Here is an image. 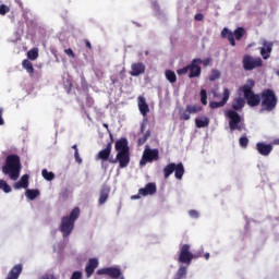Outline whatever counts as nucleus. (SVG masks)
Listing matches in <instances>:
<instances>
[{"mask_svg": "<svg viewBox=\"0 0 279 279\" xmlns=\"http://www.w3.org/2000/svg\"><path fill=\"white\" fill-rule=\"evenodd\" d=\"M105 128H108V124H104Z\"/></svg>", "mask_w": 279, "mask_h": 279, "instance_id": "nucleus-59", "label": "nucleus"}, {"mask_svg": "<svg viewBox=\"0 0 279 279\" xmlns=\"http://www.w3.org/2000/svg\"><path fill=\"white\" fill-rule=\"evenodd\" d=\"M156 191V183H147L145 187L138 190V193L143 197H147V195H155Z\"/></svg>", "mask_w": 279, "mask_h": 279, "instance_id": "nucleus-22", "label": "nucleus"}, {"mask_svg": "<svg viewBox=\"0 0 279 279\" xmlns=\"http://www.w3.org/2000/svg\"><path fill=\"white\" fill-rule=\"evenodd\" d=\"M189 71H190V68H189V65H186V66H184L182 69H179L177 71V73H178V75H186L189 73Z\"/></svg>", "mask_w": 279, "mask_h": 279, "instance_id": "nucleus-41", "label": "nucleus"}, {"mask_svg": "<svg viewBox=\"0 0 279 279\" xmlns=\"http://www.w3.org/2000/svg\"><path fill=\"white\" fill-rule=\"evenodd\" d=\"M21 169H23L21 157L16 154L8 155L2 167V173L9 175L10 180L16 181L21 175Z\"/></svg>", "mask_w": 279, "mask_h": 279, "instance_id": "nucleus-1", "label": "nucleus"}, {"mask_svg": "<svg viewBox=\"0 0 279 279\" xmlns=\"http://www.w3.org/2000/svg\"><path fill=\"white\" fill-rule=\"evenodd\" d=\"M220 76H221V74L218 71H215L213 76L210 77V80L211 81L219 80Z\"/></svg>", "mask_w": 279, "mask_h": 279, "instance_id": "nucleus-46", "label": "nucleus"}, {"mask_svg": "<svg viewBox=\"0 0 279 279\" xmlns=\"http://www.w3.org/2000/svg\"><path fill=\"white\" fill-rule=\"evenodd\" d=\"M23 272V265L16 264L8 274L7 279H19V276Z\"/></svg>", "mask_w": 279, "mask_h": 279, "instance_id": "nucleus-25", "label": "nucleus"}, {"mask_svg": "<svg viewBox=\"0 0 279 279\" xmlns=\"http://www.w3.org/2000/svg\"><path fill=\"white\" fill-rule=\"evenodd\" d=\"M254 86H256V82L252 78L246 81V84L240 87V93H243L244 99L246 100L247 106L251 108H256V106H260L262 96L260 94L254 93Z\"/></svg>", "mask_w": 279, "mask_h": 279, "instance_id": "nucleus-2", "label": "nucleus"}, {"mask_svg": "<svg viewBox=\"0 0 279 279\" xmlns=\"http://www.w3.org/2000/svg\"><path fill=\"white\" fill-rule=\"evenodd\" d=\"M41 175L44 180H47L48 182H51V180L56 179V174L53 172H49L47 169L41 171Z\"/></svg>", "mask_w": 279, "mask_h": 279, "instance_id": "nucleus-33", "label": "nucleus"}, {"mask_svg": "<svg viewBox=\"0 0 279 279\" xmlns=\"http://www.w3.org/2000/svg\"><path fill=\"white\" fill-rule=\"evenodd\" d=\"M199 59H193L191 64L189 65L190 74L189 77L193 80V77H199L202 75V66H199Z\"/></svg>", "mask_w": 279, "mask_h": 279, "instance_id": "nucleus-17", "label": "nucleus"}, {"mask_svg": "<svg viewBox=\"0 0 279 279\" xmlns=\"http://www.w3.org/2000/svg\"><path fill=\"white\" fill-rule=\"evenodd\" d=\"M64 53L68 54L70 58H75V52H73V49L71 48L65 49Z\"/></svg>", "mask_w": 279, "mask_h": 279, "instance_id": "nucleus-45", "label": "nucleus"}, {"mask_svg": "<svg viewBox=\"0 0 279 279\" xmlns=\"http://www.w3.org/2000/svg\"><path fill=\"white\" fill-rule=\"evenodd\" d=\"M195 125L198 129L208 128V125H210V119H208V117L196 118Z\"/></svg>", "mask_w": 279, "mask_h": 279, "instance_id": "nucleus-27", "label": "nucleus"}, {"mask_svg": "<svg viewBox=\"0 0 279 279\" xmlns=\"http://www.w3.org/2000/svg\"><path fill=\"white\" fill-rule=\"evenodd\" d=\"M174 171V175L177 180H182L184 175V165L182 162L180 163H169L163 168V178L167 180Z\"/></svg>", "mask_w": 279, "mask_h": 279, "instance_id": "nucleus-8", "label": "nucleus"}, {"mask_svg": "<svg viewBox=\"0 0 279 279\" xmlns=\"http://www.w3.org/2000/svg\"><path fill=\"white\" fill-rule=\"evenodd\" d=\"M111 165H117L119 162L120 169H125L130 165V151H120L117 154L116 158L109 159Z\"/></svg>", "mask_w": 279, "mask_h": 279, "instance_id": "nucleus-14", "label": "nucleus"}, {"mask_svg": "<svg viewBox=\"0 0 279 279\" xmlns=\"http://www.w3.org/2000/svg\"><path fill=\"white\" fill-rule=\"evenodd\" d=\"M28 60H38V48H33L27 52Z\"/></svg>", "mask_w": 279, "mask_h": 279, "instance_id": "nucleus-36", "label": "nucleus"}, {"mask_svg": "<svg viewBox=\"0 0 279 279\" xmlns=\"http://www.w3.org/2000/svg\"><path fill=\"white\" fill-rule=\"evenodd\" d=\"M245 36V28L243 27H238L234 33H232L228 28H223L221 31V37L227 38L231 45V47H236V41L235 40H241ZM235 38V40H234Z\"/></svg>", "mask_w": 279, "mask_h": 279, "instance_id": "nucleus-7", "label": "nucleus"}, {"mask_svg": "<svg viewBox=\"0 0 279 279\" xmlns=\"http://www.w3.org/2000/svg\"><path fill=\"white\" fill-rule=\"evenodd\" d=\"M114 148H116V151H118V154L120 151H124V153L130 151V146L128 145V138L122 137V138L118 140L116 142Z\"/></svg>", "mask_w": 279, "mask_h": 279, "instance_id": "nucleus-23", "label": "nucleus"}, {"mask_svg": "<svg viewBox=\"0 0 279 279\" xmlns=\"http://www.w3.org/2000/svg\"><path fill=\"white\" fill-rule=\"evenodd\" d=\"M242 66L244 71H254V69H260L263 66V59L260 57H252L245 54L242 59Z\"/></svg>", "mask_w": 279, "mask_h": 279, "instance_id": "nucleus-9", "label": "nucleus"}, {"mask_svg": "<svg viewBox=\"0 0 279 279\" xmlns=\"http://www.w3.org/2000/svg\"><path fill=\"white\" fill-rule=\"evenodd\" d=\"M244 107H245V99H243L242 97H238L233 99L232 108L234 110H243Z\"/></svg>", "mask_w": 279, "mask_h": 279, "instance_id": "nucleus-28", "label": "nucleus"}, {"mask_svg": "<svg viewBox=\"0 0 279 279\" xmlns=\"http://www.w3.org/2000/svg\"><path fill=\"white\" fill-rule=\"evenodd\" d=\"M201 104H203V106H207L208 105V93L206 92V89H201Z\"/></svg>", "mask_w": 279, "mask_h": 279, "instance_id": "nucleus-37", "label": "nucleus"}, {"mask_svg": "<svg viewBox=\"0 0 279 279\" xmlns=\"http://www.w3.org/2000/svg\"><path fill=\"white\" fill-rule=\"evenodd\" d=\"M274 144H275V145H279V137L276 138V140H274Z\"/></svg>", "mask_w": 279, "mask_h": 279, "instance_id": "nucleus-55", "label": "nucleus"}, {"mask_svg": "<svg viewBox=\"0 0 279 279\" xmlns=\"http://www.w3.org/2000/svg\"><path fill=\"white\" fill-rule=\"evenodd\" d=\"M40 279H56V276H53L51 274H46Z\"/></svg>", "mask_w": 279, "mask_h": 279, "instance_id": "nucleus-48", "label": "nucleus"}, {"mask_svg": "<svg viewBox=\"0 0 279 279\" xmlns=\"http://www.w3.org/2000/svg\"><path fill=\"white\" fill-rule=\"evenodd\" d=\"M256 149L260 156H269V154L274 151V145L258 142L256 144Z\"/></svg>", "mask_w": 279, "mask_h": 279, "instance_id": "nucleus-19", "label": "nucleus"}, {"mask_svg": "<svg viewBox=\"0 0 279 279\" xmlns=\"http://www.w3.org/2000/svg\"><path fill=\"white\" fill-rule=\"evenodd\" d=\"M83 275H82V271L80 270H76L72 274L71 278L70 279H82Z\"/></svg>", "mask_w": 279, "mask_h": 279, "instance_id": "nucleus-43", "label": "nucleus"}, {"mask_svg": "<svg viewBox=\"0 0 279 279\" xmlns=\"http://www.w3.org/2000/svg\"><path fill=\"white\" fill-rule=\"evenodd\" d=\"M5 121L3 120V109L0 108V125H4Z\"/></svg>", "mask_w": 279, "mask_h": 279, "instance_id": "nucleus-47", "label": "nucleus"}, {"mask_svg": "<svg viewBox=\"0 0 279 279\" xmlns=\"http://www.w3.org/2000/svg\"><path fill=\"white\" fill-rule=\"evenodd\" d=\"M165 74L166 78L168 80V82H170V84H175L178 82V76L175 75V72L167 70Z\"/></svg>", "mask_w": 279, "mask_h": 279, "instance_id": "nucleus-30", "label": "nucleus"}, {"mask_svg": "<svg viewBox=\"0 0 279 279\" xmlns=\"http://www.w3.org/2000/svg\"><path fill=\"white\" fill-rule=\"evenodd\" d=\"M62 197H63V199H66L68 194H66V193H64V194L62 195Z\"/></svg>", "mask_w": 279, "mask_h": 279, "instance_id": "nucleus-56", "label": "nucleus"}, {"mask_svg": "<svg viewBox=\"0 0 279 279\" xmlns=\"http://www.w3.org/2000/svg\"><path fill=\"white\" fill-rule=\"evenodd\" d=\"M111 141L106 145L105 149H101L98 151L96 155V160H101L102 165L105 162H110V159H112L111 154H112V143H114V138L112 137V134H110Z\"/></svg>", "mask_w": 279, "mask_h": 279, "instance_id": "nucleus-11", "label": "nucleus"}, {"mask_svg": "<svg viewBox=\"0 0 279 279\" xmlns=\"http://www.w3.org/2000/svg\"><path fill=\"white\" fill-rule=\"evenodd\" d=\"M131 199H141V194L131 196Z\"/></svg>", "mask_w": 279, "mask_h": 279, "instance_id": "nucleus-52", "label": "nucleus"}, {"mask_svg": "<svg viewBox=\"0 0 279 279\" xmlns=\"http://www.w3.org/2000/svg\"><path fill=\"white\" fill-rule=\"evenodd\" d=\"M260 112H274L276 106H278V96L274 89H264L260 93Z\"/></svg>", "mask_w": 279, "mask_h": 279, "instance_id": "nucleus-4", "label": "nucleus"}, {"mask_svg": "<svg viewBox=\"0 0 279 279\" xmlns=\"http://www.w3.org/2000/svg\"><path fill=\"white\" fill-rule=\"evenodd\" d=\"M203 108L201 105H186L184 110L179 112V117L181 121H189L191 119V114H197L202 112Z\"/></svg>", "mask_w": 279, "mask_h": 279, "instance_id": "nucleus-13", "label": "nucleus"}, {"mask_svg": "<svg viewBox=\"0 0 279 279\" xmlns=\"http://www.w3.org/2000/svg\"><path fill=\"white\" fill-rule=\"evenodd\" d=\"M160 159V153L158 151V148H146L143 153L142 159L140 161L141 167H145L147 162H154L155 160Z\"/></svg>", "mask_w": 279, "mask_h": 279, "instance_id": "nucleus-10", "label": "nucleus"}, {"mask_svg": "<svg viewBox=\"0 0 279 279\" xmlns=\"http://www.w3.org/2000/svg\"><path fill=\"white\" fill-rule=\"evenodd\" d=\"M250 145V140L246 136L240 137V146L243 148L247 147Z\"/></svg>", "mask_w": 279, "mask_h": 279, "instance_id": "nucleus-40", "label": "nucleus"}, {"mask_svg": "<svg viewBox=\"0 0 279 279\" xmlns=\"http://www.w3.org/2000/svg\"><path fill=\"white\" fill-rule=\"evenodd\" d=\"M145 71H146L145 63L135 62L131 64L130 75H132V77H138V75H143Z\"/></svg>", "mask_w": 279, "mask_h": 279, "instance_id": "nucleus-18", "label": "nucleus"}, {"mask_svg": "<svg viewBox=\"0 0 279 279\" xmlns=\"http://www.w3.org/2000/svg\"><path fill=\"white\" fill-rule=\"evenodd\" d=\"M149 136H151V131L148 130L145 132V134L143 135V137H140L137 141V144L141 145H145V143H147Z\"/></svg>", "mask_w": 279, "mask_h": 279, "instance_id": "nucleus-34", "label": "nucleus"}, {"mask_svg": "<svg viewBox=\"0 0 279 279\" xmlns=\"http://www.w3.org/2000/svg\"><path fill=\"white\" fill-rule=\"evenodd\" d=\"M25 195L27 199L34 201L38 195H40V191L38 190H26Z\"/></svg>", "mask_w": 279, "mask_h": 279, "instance_id": "nucleus-31", "label": "nucleus"}, {"mask_svg": "<svg viewBox=\"0 0 279 279\" xmlns=\"http://www.w3.org/2000/svg\"><path fill=\"white\" fill-rule=\"evenodd\" d=\"M80 219V207H74L69 216H63L60 223V232L62 236H71L75 230V220Z\"/></svg>", "mask_w": 279, "mask_h": 279, "instance_id": "nucleus-3", "label": "nucleus"}, {"mask_svg": "<svg viewBox=\"0 0 279 279\" xmlns=\"http://www.w3.org/2000/svg\"><path fill=\"white\" fill-rule=\"evenodd\" d=\"M276 75H278V77H279V70L276 72Z\"/></svg>", "mask_w": 279, "mask_h": 279, "instance_id": "nucleus-57", "label": "nucleus"}, {"mask_svg": "<svg viewBox=\"0 0 279 279\" xmlns=\"http://www.w3.org/2000/svg\"><path fill=\"white\" fill-rule=\"evenodd\" d=\"M99 267V259L98 258H90L85 267V272L87 278H90L95 270Z\"/></svg>", "mask_w": 279, "mask_h": 279, "instance_id": "nucleus-21", "label": "nucleus"}, {"mask_svg": "<svg viewBox=\"0 0 279 279\" xmlns=\"http://www.w3.org/2000/svg\"><path fill=\"white\" fill-rule=\"evenodd\" d=\"M120 77L121 80H125V68H123L122 71L120 72Z\"/></svg>", "mask_w": 279, "mask_h": 279, "instance_id": "nucleus-51", "label": "nucleus"}, {"mask_svg": "<svg viewBox=\"0 0 279 279\" xmlns=\"http://www.w3.org/2000/svg\"><path fill=\"white\" fill-rule=\"evenodd\" d=\"M108 197H110V186L108 184H102L100 187V195L98 198L99 206H104V204L108 202Z\"/></svg>", "mask_w": 279, "mask_h": 279, "instance_id": "nucleus-20", "label": "nucleus"}, {"mask_svg": "<svg viewBox=\"0 0 279 279\" xmlns=\"http://www.w3.org/2000/svg\"><path fill=\"white\" fill-rule=\"evenodd\" d=\"M84 43H85V47H87V49H93V46L90 45V41L88 39H85Z\"/></svg>", "mask_w": 279, "mask_h": 279, "instance_id": "nucleus-50", "label": "nucleus"}, {"mask_svg": "<svg viewBox=\"0 0 279 279\" xmlns=\"http://www.w3.org/2000/svg\"><path fill=\"white\" fill-rule=\"evenodd\" d=\"M145 132V123L141 124V134H143Z\"/></svg>", "mask_w": 279, "mask_h": 279, "instance_id": "nucleus-53", "label": "nucleus"}, {"mask_svg": "<svg viewBox=\"0 0 279 279\" xmlns=\"http://www.w3.org/2000/svg\"><path fill=\"white\" fill-rule=\"evenodd\" d=\"M138 110L143 117H147L149 112V105H147V101L144 97L138 98Z\"/></svg>", "mask_w": 279, "mask_h": 279, "instance_id": "nucleus-26", "label": "nucleus"}, {"mask_svg": "<svg viewBox=\"0 0 279 279\" xmlns=\"http://www.w3.org/2000/svg\"><path fill=\"white\" fill-rule=\"evenodd\" d=\"M112 84H117V81H112Z\"/></svg>", "mask_w": 279, "mask_h": 279, "instance_id": "nucleus-58", "label": "nucleus"}, {"mask_svg": "<svg viewBox=\"0 0 279 279\" xmlns=\"http://www.w3.org/2000/svg\"><path fill=\"white\" fill-rule=\"evenodd\" d=\"M228 99H230V89L225 88L221 101H210L209 108H211V110H217V108H223V106L228 104Z\"/></svg>", "mask_w": 279, "mask_h": 279, "instance_id": "nucleus-16", "label": "nucleus"}, {"mask_svg": "<svg viewBox=\"0 0 279 279\" xmlns=\"http://www.w3.org/2000/svg\"><path fill=\"white\" fill-rule=\"evenodd\" d=\"M97 276H109L112 279H125L119 267H106L97 270Z\"/></svg>", "mask_w": 279, "mask_h": 279, "instance_id": "nucleus-12", "label": "nucleus"}, {"mask_svg": "<svg viewBox=\"0 0 279 279\" xmlns=\"http://www.w3.org/2000/svg\"><path fill=\"white\" fill-rule=\"evenodd\" d=\"M29 186V174H23L19 182L14 183L13 189L16 191L27 189Z\"/></svg>", "mask_w": 279, "mask_h": 279, "instance_id": "nucleus-24", "label": "nucleus"}, {"mask_svg": "<svg viewBox=\"0 0 279 279\" xmlns=\"http://www.w3.org/2000/svg\"><path fill=\"white\" fill-rule=\"evenodd\" d=\"M186 278V267L181 266L177 271L174 279H183Z\"/></svg>", "mask_w": 279, "mask_h": 279, "instance_id": "nucleus-35", "label": "nucleus"}, {"mask_svg": "<svg viewBox=\"0 0 279 279\" xmlns=\"http://www.w3.org/2000/svg\"><path fill=\"white\" fill-rule=\"evenodd\" d=\"M204 258H205V260H208V258H210V253H205Z\"/></svg>", "mask_w": 279, "mask_h": 279, "instance_id": "nucleus-54", "label": "nucleus"}, {"mask_svg": "<svg viewBox=\"0 0 279 279\" xmlns=\"http://www.w3.org/2000/svg\"><path fill=\"white\" fill-rule=\"evenodd\" d=\"M203 256H204V250L198 252L197 255H193V253H191V245L183 244L180 248L178 262L182 263L183 265H190L193 262V258H199Z\"/></svg>", "mask_w": 279, "mask_h": 279, "instance_id": "nucleus-5", "label": "nucleus"}, {"mask_svg": "<svg viewBox=\"0 0 279 279\" xmlns=\"http://www.w3.org/2000/svg\"><path fill=\"white\" fill-rule=\"evenodd\" d=\"M195 21H204V14L197 13V14L195 15Z\"/></svg>", "mask_w": 279, "mask_h": 279, "instance_id": "nucleus-49", "label": "nucleus"}, {"mask_svg": "<svg viewBox=\"0 0 279 279\" xmlns=\"http://www.w3.org/2000/svg\"><path fill=\"white\" fill-rule=\"evenodd\" d=\"M72 149H74V158L76 160V162H78V165H82V159L80 158V150L77 149V144H74L72 146Z\"/></svg>", "mask_w": 279, "mask_h": 279, "instance_id": "nucleus-38", "label": "nucleus"}, {"mask_svg": "<svg viewBox=\"0 0 279 279\" xmlns=\"http://www.w3.org/2000/svg\"><path fill=\"white\" fill-rule=\"evenodd\" d=\"M263 47L259 48V53L263 60H269L271 58V52L274 51V41H263Z\"/></svg>", "mask_w": 279, "mask_h": 279, "instance_id": "nucleus-15", "label": "nucleus"}, {"mask_svg": "<svg viewBox=\"0 0 279 279\" xmlns=\"http://www.w3.org/2000/svg\"><path fill=\"white\" fill-rule=\"evenodd\" d=\"M22 68L31 75H34V63H32L29 59H24L22 61Z\"/></svg>", "mask_w": 279, "mask_h": 279, "instance_id": "nucleus-29", "label": "nucleus"}, {"mask_svg": "<svg viewBox=\"0 0 279 279\" xmlns=\"http://www.w3.org/2000/svg\"><path fill=\"white\" fill-rule=\"evenodd\" d=\"M227 117L229 118V129L231 132H234L235 130H238V132H243V130H245V124H243V119L239 112L229 110Z\"/></svg>", "mask_w": 279, "mask_h": 279, "instance_id": "nucleus-6", "label": "nucleus"}, {"mask_svg": "<svg viewBox=\"0 0 279 279\" xmlns=\"http://www.w3.org/2000/svg\"><path fill=\"white\" fill-rule=\"evenodd\" d=\"M210 62H211L210 58H207V59H204V60L199 59L198 65L203 64V66H208V65H210Z\"/></svg>", "mask_w": 279, "mask_h": 279, "instance_id": "nucleus-42", "label": "nucleus"}, {"mask_svg": "<svg viewBox=\"0 0 279 279\" xmlns=\"http://www.w3.org/2000/svg\"><path fill=\"white\" fill-rule=\"evenodd\" d=\"M0 191H3L4 193H12V187L5 180L0 179Z\"/></svg>", "mask_w": 279, "mask_h": 279, "instance_id": "nucleus-32", "label": "nucleus"}, {"mask_svg": "<svg viewBox=\"0 0 279 279\" xmlns=\"http://www.w3.org/2000/svg\"><path fill=\"white\" fill-rule=\"evenodd\" d=\"M189 215H190V217H192L193 219H197V218L199 217V213H197V210H195V209H191V210L189 211Z\"/></svg>", "mask_w": 279, "mask_h": 279, "instance_id": "nucleus-44", "label": "nucleus"}, {"mask_svg": "<svg viewBox=\"0 0 279 279\" xmlns=\"http://www.w3.org/2000/svg\"><path fill=\"white\" fill-rule=\"evenodd\" d=\"M10 12V7L7 4H0V15L5 16V14H9Z\"/></svg>", "mask_w": 279, "mask_h": 279, "instance_id": "nucleus-39", "label": "nucleus"}]
</instances>
